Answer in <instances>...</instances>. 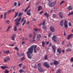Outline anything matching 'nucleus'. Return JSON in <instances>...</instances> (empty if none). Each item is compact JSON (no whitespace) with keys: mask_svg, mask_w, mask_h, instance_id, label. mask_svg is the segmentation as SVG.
I'll return each mask as SVG.
<instances>
[{"mask_svg":"<svg viewBox=\"0 0 73 73\" xmlns=\"http://www.w3.org/2000/svg\"><path fill=\"white\" fill-rule=\"evenodd\" d=\"M37 47V45H33L30 48H29L28 50V51L27 52V54L28 58H29L31 59V57L33 56V55H31V54L33 53V48H34V52L35 53H37V51L36 50V48Z\"/></svg>","mask_w":73,"mask_h":73,"instance_id":"obj_1","label":"nucleus"},{"mask_svg":"<svg viewBox=\"0 0 73 73\" xmlns=\"http://www.w3.org/2000/svg\"><path fill=\"white\" fill-rule=\"evenodd\" d=\"M21 17H20L19 19L18 18H17L15 19V21L16 22L15 24L17 26L19 25L20 24V23L19 22L21 21Z\"/></svg>","mask_w":73,"mask_h":73,"instance_id":"obj_2","label":"nucleus"},{"mask_svg":"<svg viewBox=\"0 0 73 73\" xmlns=\"http://www.w3.org/2000/svg\"><path fill=\"white\" fill-rule=\"evenodd\" d=\"M56 3V2H51L49 3L48 4V5L49 7H54Z\"/></svg>","mask_w":73,"mask_h":73,"instance_id":"obj_3","label":"nucleus"},{"mask_svg":"<svg viewBox=\"0 0 73 73\" xmlns=\"http://www.w3.org/2000/svg\"><path fill=\"white\" fill-rule=\"evenodd\" d=\"M10 59V58L9 56H7L4 59V62H7V61H9Z\"/></svg>","mask_w":73,"mask_h":73,"instance_id":"obj_4","label":"nucleus"},{"mask_svg":"<svg viewBox=\"0 0 73 73\" xmlns=\"http://www.w3.org/2000/svg\"><path fill=\"white\" fill-rule=\"evenodd\" d=\"M64 25L66 28H68L67 21H66V20L64 21Z\"/></svg>","mask_w":73,"mask_h":73,"instance_id":"obj_5","label":"nucleus"},{"mask_svg":"<svg viewBox=\"0 0 73 73\" xmlns=\"http://www.w3.org/2000/svg\"><path fill=\"white\" fill-rule=\"evenodd\" d=\"M50 30L51 32H55V29L54 27L51 26L50 27Z\"/></svg>","mask_w":73,"mask_h":73,"instance_id":"obj_6","label":"nucleus"},{"mask_svg":"<svg viewBox=\"0 0 73 73\" xmlns=\"http://www.w3.org/2000/svg\"><path fill=\"white\" fill-rule=\"evenodd\" d=\"M73 34H70L69 35L67 38V40H69L71 37H72L73 36Z\"/></svg>","mask_w":73,"mask_h":73,"instance_id":"obj_7","label":"nucleus"},{"mask_svg":"<svg viewBox=\"0 0 73 73\" xmlns=\"http://www.w3.org/2000/svg\"><path fill=\"white\" fill-rule=\"evenodd\" d=\"M56 39L57 37H56L54 35L53 36V37L52 38V40L54 41V42H55Z\"/></svg>","mask_w":73,"mask_h":73,"instance_id":"obj_8","label":"nucleus"},{"mask_svg":"<svg viewBox=\"0 0 73 73\" xmlns=\"http://www.w3.org/2000/svg\"><path fill=\"white\" fill-rule=\"evenodd\" d=\"M41 37V35L40 34H38L37 36V40L38 41L39 40H40V38Z\"/></svg>","mask_w":73,"mask_h":73,"instance_id":"obj_9","label":"nucleus"},{"mask_svg":"<svg viewBox=\"0 0 73 73\" xmlns=\"http://www.w3.org/2000/svg\"><path fill=\"white\" fill-rule=\"evenodd\" d=\"M38 70L41 72H43L44 70L42 68L39 67L38 68Z\"/></svg>","mask_w":73,"mask_h":73,"instance_id":"obj_10","label":"nucleus"},{"mask_svg":"<svg viewBox=\"0 0 73 73\" xmlns=\"http://www.w3.org/2000/svg\"><path fill=\"white\" fill-rule=\"evenodd\" d=\"M44 65H45V67L47 68H49V66L47 62H45L44 63V64H43Z\"/></svg>","mask_w":73,"mask_h":73,"instance_id":"obj_11","label":"nucleus"},{"mask_svg":"<svg viewBox=\"0 0 73 73\" xmlns=\"http://www.w3.org/2000/svg\"><path fill=\"white\" fill-rule=\"evenodd\" d=\"M64 20H61L60 22V24L61 27H63V24Z\"/></svg>","mask_w":73,"mask_h":73,"instance_id":"obj_12","label":"nucleus"},{"mask_svg":"<svg viewBox=\"0 0 73 73\" xmlns=\"http://www.w3.org/2000/svg\"><path fill=\"white\" fill-rule=\"evenodd\" d=\"M27 15L28 16H30L31 15V13L30 12V10L28 11L27 13Z\"/></svg>","mask_w":73,"mask_h":73,"instance_id":"obj_13","label":"nucleus"},{"mask_svg":"<svg viewBox=\"0 0 73 73\" xmlns=\"http://www.w3.org/2000/svg\"><path fill=\"white\" fill-rule=\"evenodd\" d=\"M72 7L71 6H69V7H68V10H72Z\"/></svg>","mask_w":73,"mask_h":73,"instance_id":"obj_14","label":"nucleus"},{"mask_svg":"<svg viewBox=\"0 0 73 73\" xmlns=\"http://www.w3.org/2000/svg\"><path fill=\"white\" fill-rule=\"evenodd\" d=\"M52 48L53 50L54 51V53L55 52V49H56V46L55 45L53 46H52Z\"/></svg>","mask_w":73,"mask_h":73,"instance_id":"obj_15","label":"nucleus"},{"mask_svg":"<svg viewBox=\"0 0 73 73\" xmlns=\"http://www.w3.org/2000/svg\"><path fill=\"white\" fill-rule=\"evenodd\" d=\"M59 15H60V17L61 18H63V17L62 16V13H61V12H60L59 13Z\"/></svg>","mask_w":73,"mask_h":73,"instance_id":"obj_16","label":"nucleus"},{"mask_svg":"<svg viewBox=\"0 0 73 73\" xmlns=\"http://www.w3.org/2000/svg\"><path fill=\"white\" fill-rule=\"evenodd\" d=\"M16 35L14 34L12 37H11V38L12 40H15V37Z\"/></svg>","mask_w":73,"mask_h":73,"instance_id":"obj_17","label":"nucleus"},{"mask_svg":"<svg viewBox=\"0 0 73 73\" xmlns=\"http://www.w3.org/2000/svg\"><path fill=\"white\" fill-rule=\"evenodd\" d=\"M1 67L3 69H5L6 68H7V67L6 66H1Z\"/></svg>","mask_w":73,"mask_h":73,"instance_id":"obj_18","label":"nucleus"},{"mask_svg":"<svg viewBox=\"0 0 73 73\" xmlns=\"http://www.w3.org/2000/svg\"><path fill=\"white\" fill-rule=\"evenodd\" d=\"M54 64L56 65H57L59 64V62L58 61H55Z\"/></svg>","mask_w":73,"mask_h":73,"instance_id":"obj_19","label":"nucleus"},{"mask_svg":"<svg viewBox=\"0 0 73 73\" xmlns=\"http://www.w3.org/2000/svg\"><path fill=\"white\" fill-rule=\"evenodd\" d=\"M45 23H46L45 21H43V23H41V24H40L39 25V26H41V25H43L44 26V25Z\"/></svg>","mask_w":73,"mask_h":73,"instance_id":"obj_20","label":"nucleus"},{"mask_svg":"<svg viewBox=\"0 0 73 73\" xmlns=\"http://www.w3.org/2000/svg\"><path fill=\"white\" fill-rule=\"evenodd\" d=\"M57 52H59V53L60 54L61 53V51L60 49V48H58L57 49Z\"/></svg>","mask_w":73,"mask_h":73,"instance_id":"obj_21","label":"nucleus"},{"mask_svg":"<svg viewBox=\"0 0 73 73\" xmlns=\"http://www.w3.org/2000/svg\"><path fill=\"white\" fill-rule=\"evenodd\" d=\"M42 9V7L40 6L38 7V11H39L40 10H41Z\"/></svg>","mask_w":73,"mask_h":73,"instance_id":"obj_22","label":"nucleus"},{"mask_svg":"<svg viewBox=\"0 0 73 73\" xmlns=\"http://www.w3.org/2000/svg\"><path fill=\"white\" fill-rule=\"evenodd\" d=\"M52 17L53 18H55L57 17V15L55 14H54L53 15Z\"/></svg>","mask_w":73,"mask_h":73,"instance_id":"obj_23","label":"nucleus"},{"mask_svg":"<svg viewBox=\"0 0 73 73\" xmlns=\"http://www.w3.org/2000/svg\"><path fill=\"white\" fill-rule=\"evenodd\" d=\"M17 26H15L14 29V31L15 32H16L17 31Z\"/></svg>","mask_w":73,"mask_h":73,"instance_id":"obj_24","label":"nucleus"},{"mask_svg":"<svg viewBox=\"0 0 73 73\" xmlns=\"http://www.w3.org/2000/svg\"><path fill=\"white\" fill-rule=\"evenodd\" d=\"M44 15L45 16H47V18H48V14H47V13H46H46H44Z\"/></svg>","mask_w":73,"mask_h":73,"instance_id":"obj_25","label":"nucleus"},{"mask_svg":"<svg viewBox=\"0 0 73 73\" xmlns=\"http://www.w3.org/2000/svg\"><path fill=\"white\" fill-rule=\"evenodd\" d=\"M71 51V49L70 48H68L66 50V52Z\"/></svg>","mask_w":73,"mask_h":73,"instance_id":"obj_26","label":"nucleus"},{"mask_svg":"<svg viewBox=\"0 0 73 73\" xmlns=\"http://www.w3.org/2000/svg\"><path fill=\"white\" fill-rule=\"evenodd\" d=\"M5 22L7 24H9L10 23V21L9 20H7L5 21Z\"/></svg>","mask_w":73,"mask_h":73,"instance_id":"obj_27","label":"nucleus"},{"mask_svg":"<svg viewBox=\"0 0 73 73\" xmlns=\"http://www.w3.org/2000/svg\"><path fill=\"white\" fill-rule=\"evenodd\" d=\"M45 44V43L44 42V41L42 42V45L43 47H44V45Z\"/></svg>","mask_w":73,"mask_h":73,"instance_id":"obj_28","label":"nucleus"},{"mask_svg":"<svg viewBox=\"0 0 73 73\" xmlns=\"http://www.w3.org/2000/svg\"><path fill=\"white\" fill-rule=\"evenodd\" d=\"M12 9H10V10H9L8 12H7V13H8V14H10L11 12L12 11Z\"/></svg>","mask_w":73,"mask_h":73,"instance_id":"obj_29","label":"nucleus"},{"mask_svg":"<svg viewBox=\"0 0 73 73\" xmlns=\"http://www.w3.org/2000/svg\"><path fill=\"white\" fill-rule=\"evenodd\" d=\"M73 15V11L71 13H69L68 15V16H70V15Z\"/></svg>","mask_w":73,"mask_h":73,"instance_id":"obj_30","label":"nucleus"},{"mask_svg":"<svg viewBox=\"0 0 73 73\" xmlns=\"http://www.w3.org/2000/svg\"><path fill=\"white\" fill-rule=\"evenodd\" d=\"M9 50L7 51L4 52V53H9Z\"/></svg>","mask_w":73,"mask_h":73,"instance_id":"obj_31","label":"nucleus"},{"mask_svg":"<svg viewBox=\"0 0 73 73\" xmlns=\"http://www.w3.org/2000/svg\"><path fill=\"white\" fill-rule=\"evenodd\" d=\"M26 21V20H24V22H23V24H22V26H23L24 25H25V23Z\"/></svg>","mask_w":73,"mask_h":73,"instance_id":"obj_32","label":"nucleus"},{"mask_svg":"<svg viewBox=\"0 0 73 73\" xmlns=\"http://www.w3.org/2000/svg\"><path fill=\"white\" fill-rule=\"evenodd\" d=\"M56 73H60V70H57V72Z\"/></svg>","mask_w":73,"mask_h":73,"instance_id":"obj_33","label":"nucleus"},{"mask_svg":"<svg viewBox=\"0 0 73 73\" xmlns=\"http://www.w3.org/2000/svg\"><path fill=\"white\" fill-rule=\"evenodd\" d=\"M11 27H12V26H9L8 27V29H7V31H8L9 30L10 28Z\"/></svg>","mask_w":73,"mask_h":73,"instance_id":"obj_34","label":"nucleus"},{"mask_svg":"<svg viewBox=\"0 0 73 73\" xmlns=\"http://www.w3.org/2000/svg\"><path fill=\"white\" fill-rule=\"evenodd\" d=\"M9 71L7 70H6L5 72V73H8Z\"/></svg>","mask_w":73,"mask_h":73,"instance_id":"obj_35","label":"nucleus"},{"mask_svg":"<svg viewBox=\"0 0 73 73\" xmlns=\"http://www.w3.org/2000/svg\"><path fill=\"white\" fill-rule=\"evenodd\" d=\"M25 57H23L21 59V61H23V60H25Z\"/></svg>","mask_w":73,"mask_h":73,"instance_id":"obj_36","label":"nucleus"},{"mask_svg":"<svg viewBox=\"0 0 73 73\" xmlns=\"http://www.w3.org/2000/svg\"><path fill=\"white\" fill-rule=\"evenodd\" d=\"M69 27H71V23L70 22H69Z\"/></svg>","mask_w":73,"mask_h":73,"instance_id":"obj_37","label":"nucleus"},{"mask_svg":"<svg viewBox=\"0 0 73 73\" xmlns=\"http://www.w3.org/2000/svg\"><path fill=\"white\" fill-rule=\"evenodd\" d=\"M17 56H21V53H19V52H17Z\"/></svg>","mask_w":73,"mask_h":73,"instance_id":"obj_38","label":"nucleus"},{"mask_svg":"<svg viewBox=\"0 0 73 73\" xmlns=\"http://www.w3.org/2000/svg\"><path fill=\"white\" fill-rule=\"evenodd\" d=\"M23 65V64H19V66L21 67V66Z\"/></svg>","mask_w":73,"mask_h":73,"instance_id":"obj_39","label":"nucleus"},{"mask_svg":"<svg viewBox=\"0 0 73 73\" xmlns=\"http://www.w3.org/2000/svg\"><path fill=\"white\" fill-rule=\"evenodd\" d=\"M32 34H30L29 35V36L30 37H32Z\"/></svg>","mask_w":73,"mask_h":73,"instance_id":"obj_40","label":"nucleus"},{"mask_svg":"<svg viewBox=\"0 0 73 73\" xmlns=\"http://www.w3.org/2000/svg\"><path fill=\"white\" fill-rule=\"evenodd\" d=\"M64 3V1H62L60 3V5H61V4H62L63 3Z\"/></svg>","mask_w":73,"mask_h":73,"instance_id":"obj_41","label":"nucleus"},{"mask_svg":"<svg viewBox=\"0 0 73 73\" xmlns=\"http://www.w3.org/2000/svg\"><path fill=\"white\" fill-rule=\"evenodd\" d=\"M37 68L36 65H35L33 67V68Z\"/></svg>","mask_w":73,"mask_h":73,"instance_id":"obj_42","label":"nucleus"},{"mask_svg":"<svg viewBox=\"0 0 73 73\" xmlns=\"http://www.w3.org/2000/svg\"><path fill=\"white\" fill-rule=\"evenodd\" d=\"M14 5L15 6H16L17 5V2H15L14 4Z\"/></svg>","mask_w":73,"mask_h":73,"instance_id":"obj_43","label":"nucleus"},{"mask_svg":"<svg viewBox=\"0 0 73 73\" xmlns=\"http://www.w3.org/2000/svg\"><path fill=\"white\" fill-rule=\"evenodd\" d=\"M38 66L39 68H40V66H41V64L40 63H39L38 64Z\"/></svg>","mask_w":73,"mask_h":73,"instance_id":"obj_44","label":"nucleus"},{"mask_svg":"<svg viewBox=\"0 0 73 73\" xmlns=\"http://www.w3.org/2000/svg\"><path fill=\"white\" fill-rule=\"evenodd\" d=\"M47 55H45V60L47 59Z\"/></svg>","mask_w":73,"mask_h":73,"instance_id":"obj_45","label":"nucleus"},{"mask_svg":"<svg viewBox=\"0 0 73 73\" xmlns=\"http://www.w3.org/2000/svg\"><path fill=\"white\" fill-rule=\"evenodd\" d=\"M68 45H67V46H71V48H72V45H71V44H68Z\"/></svg>","mask_w":73,"mask_h":73,"instance_id":"obj_46","label":"nucleus"},{"mask_svg":"<svg viewBox=\"0 0 73 73\" xmlns=\"http://www.w3.org/2000/svg\"><path fill=\"white\" fill-rule=\"evenodd\" d=\"M46 28V27L45 26H44L43 27V29H45Z\"/></svg>","mask_w":73,"mask_h":73,"instance_id":"obj_47","label":"nucleus"},{"mask_svg":"<svg viewBox=\"0 0 73 73\" xmlns=\"http://www.w3.org/2000/svg\"><path fill=\"white\" fill-rule=\"evenodd\" d=\"M43 11H41L40 12V15H41L43 13Z\"/></svg>","mask_w":73,"mask_h":73,"instance_id":"obj_48","label":"nucleus"},{"mask_svg":"<svg viewBox=\"0 0 73 73\" xmlns=\"http://www.w3.org/2000/svg\"><path fill=\"white\" fill-rule=\"evenodd\" d=\"M26 66H23V69H24L26 68Z\"/></svg>","mask_w":73,"mask_h":73,"instance_id":"obj_49","label":"nucleus"},{"mask_svg":"<svg viewBox=\"0 0 73 73\" xmlns=\"http://www.w3.org/2000/svg\"><path fill=\"white\" fill-rule=\"evenodd\" d=\"M34 30L35 31H38V30L37 29H35Z\"/></svg>","mask_w":73,"mask_h":73,"instance_id":"obj_50","label":"nucleus"},{"mask_svg":"<svg viewBox=\"0 0 73 73\" xmlns=\"http://www.w3.org/2000/svg\"><path fill=\"white\" fill-rule=\"evenodd\" d=\"M7 12H6L5 13L4 15V16H6V15L7 14Z\"/></svg>","mask_w":73,"mask_h":73,"instance_id":"obj_51","label":"nucleus"},{"mask_svg":"<svg viewBox=\"0 0 73 73\" xmlns=\"http://www.w3.org/2000/svg\"><path fill=\"white\" fill-rule=\"evenodd\" d=\"M7 12H6L5 13L4 15V16H6V15L7 14Z\"/></svg>","mask_w":73,"mask_h":73,"instance_id":"obj_52","label":"nucleus"},{"mask_svg":"<svg viewBox=\"0 0 73 73\" xmlns=\"http://www.w3.org/2000/svg\"><path fill=\"white\" fill-rule=\"evenodd\" d=\"M14 46V44H10V45H9V46Z\"/></svg>","mask_w":73,"mask_h":73,"instance_id":"obj_53","label":"nucleus"},{"mask_svg":"<svg viewBox=\"0 0 73 73\" xmlns=\"http://www.w3.org/2000/svg\"><path fill=\"white\" fill-rule=\"evenodd\" d=\"M39 2H38L37 3L35 4V5H39Z\"/></svg>","mask_w":73,"mask_h":73,"instance_id":"obj_54","label":"nucleus"},{"mask_svg":"<svg viewBox=\"0 0 73 73\" xmlns=\"http://www.w3.org/2000/svg\"><path fill=\"white\" fill-rule=\"evenodd\" d=\"M54 10L55 11H57L58 10V9L57 7L54 8Z\"/></svg>","mask_w":73,"mask_h":73,"instance_id":"obj_55","label":"nucleus"},{"mask_svg":"<svg viewBox=\"0 0 73 73\" xmlns=\"http://www.w3.org/2000/svg\"><path fill=\"white\" fill-rule=\"evenodd\" d=\"M24 18H23L21 20V22H23V21H24Z\"/></svg>","mask_w":73,"mask_h":73,"instance_id":"obj_56","label":"nucleus"},{"mask_svg":"<svg viewBox=\"0 0 73 73\" xmlns=\"http://www.w3.org/2000/svg\"><path fill=\"white\" fill-rule=\"evenodd\" d=\"M71 61L72 62H73V58H71Z\"/></svg>","mask_w":73,"mask_h":73,"instance_id":"obj_57","label":"nucleus"},{"mask_svg":"<svg viewBox=\"0 0 73 73\" xmlns=\"http://www.w3.org/2000/svg\"><path fill=\"white\" fill-rule=\"evenodd\" d=\"M15 9H13L12 10V11L13 12H14L15 11Z\"/></svg>","mask_w":73,"mask_h":73,"instance_id":"obj_58","label":"nucleus"},{"mask_svg":"<svg viewBox=\"0 0 73 73\" xmlns=\"http://www.w3.org/2000/svg\"><path fill=\"white\" fill-rule=\"evenodd\" d=\"M20 55H20L21 56H23L24 55V54L23 53H21V54H20Z\"/></svg>","mask_w":73,"mask_h":73,"instance_id":"obj_59","label":"nucleus"},{"mask_svg":"<svg viewBox=\"0 0 73 73\" xmlns=\"http://www.w3.org/2000/svg\"><path fill=\"white\" fill-rule=\"evenodd\" d=\"M20 72V73H21V72H23V70L21 69L20 71H19Z\"/></svg>","mask_w":73,"mask_h":73,"instance_id":"obj_60","label":"nucleus"},{"mask_svg":"<svg viewBox=\"0 0 73 73\" xmlns=\"http://www.w3.org/2000/svg\"><path fill=\"white\" fill-rule=\"evenodd\" d=\"M15 49L17 50L18 51V48H17V47H15Z\"/></svg>","mask_w":73,"mask_h":73,"instance_id":"obj_61","label":"nucleus"},{"mask_svg":"<svg viewBox=\"0 0 73 73\" xmlns=\"http://www.w3.org/2000/svg\"><path fill=\"white\" fill-rule=\"evenodd\" d=\"M6 18V15H4V19H5Z\"/></svg>","mask_w":73,"mask_h":73,"instance_id":"obj_62","label":"nucleus"},{"mask_svg":"<svg viewBox=\"0 0 73 73\" xmlns=\"http://www.w3.org/2000/svg\"><path fill=\"white\" fill-rule=\"evenodd\" d=\"M27 10H28V8H27V9L25 10L24 12H26Z\"/></svg>","mask_w":73,"mask_h":73,"instance_id":"obj_63","label":"nucleus"},{"mask_svg":"<svg viewBox=\"0 0 73 73\" xmlns=\"http://www.w3.org/2000/svg\"><path fill=\"white\" fill-rule=\"evenodd\" d=\"M21 13H20L19 14V15H18V16L19 17H20V16H21Z\"/></svg>","mask_w":73,"mask_h":73,"instance_id":"obj_64","label":"nucleus"}]
</instances>
